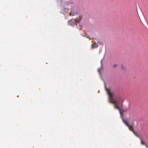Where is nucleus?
<instances>
[{
    "instance_id": "423d86ee",
    "label": "nucleus",
    "mask_w": 148,
    "mask_h": 148,
    "mask_svg": "<svg viewBox=\"0 0 148 148\" xmlns=\"http://www.w3.org/2000/svg\"><path fill=\"white\" fill-rule=\"evenodd\" d=\"M82 18V16H79L78 18H77V20H76V22H77L79 23L81 20V19Z\"/></svg>"
},
{
    "instance_id": "f8f14e48",
    "label": "nucleus",
    "mask_w": 148,
    "mask_h": 148,
    "mask_svg": "<svg viewBox=\"0 0 148 148\" xmlns=\"http://www.w3.org/2000/svg\"><path fill=\"white\" fill-rule=\"evenodd\" d=\"M98 71H99V72H100V71H99V70H98Z\"/></svg>"
},
{
    "instance_id": "f03ea898",
    "label": "nucleus",
    "mask_w": 148,
    "mask_h": 148,
    "mask_svg": "<svg viewBox=\"0 0 148 148\" xmlns=\"http://www.w3.org/2000/svg\"><path fill=\"white\" fill-rule=\"evenodd\" d=\"M76 20L75 19H71L68 22L69 25H73L76 23Z\"/></svg>"
},
{
    "instance_id": "9d476101",
    "label": "nucleus",
    "mask_w": 148,
    "mask_h": 148,
    "mask_svg": "<svg viewBox=\"0 0 148 148\" xmlns=\"http://www.w3.org/2000/svg\"><path fill=\"white\" fill-rule=\"evenodd\" d=\"M88 36H88V35H87L86 36V37H87V38H88Z\"/></svg>"
},
{
    "instance_id": "6e6552de",
    "label": "nucleus",
    "mask_w": 148,
    "mask_h": 148,
    "mask_svg": "<svg viewBox=\"0 0 148 148\" xmlns=\"http://www.w3.org/2000/svg\"><path fill=\"white\" fill-rule=\"evenodd\" d=\"M141 144L142 145H145V144L144 142L143 141V140L141 139Z\"/></svg>"
},
{
    "instance_id": "7ed1b4c3",
    "label": "nucleus",
    "mask_w": 148,
    "mask_h": 148,
    "mask_svg": "<svg viewBox=\"0 0 148 148\" xmlns=\"http://www.w3.org/2000/svg\"><path fill=\"white\" fill-rule=\"evenodd\" d=\"M77 14V13L74 12V10L73 9H71V10L70 12L69 15L70 16H74L75 15Z\"/></svg>"
},
{
    "instance_id": "f257e3e1",
    "label": "nucleus",
    "mask_w": 148,
    "mask_h": 148,
    "mask_svg": "<svg viewBox=\"0 0 148 148\" xmlns=\"http://www.w3.org/2000/svg\"><path fill=\"white\" fill-rule=\"evenodd\" d=\"M106 90L109 97V102L110 103L114 104V107L115 108L119 110L123 122L126 126H128V119L126 117L125 118H123V113L121 110V106H120L119 103H117V100L118 99L116 98L115 97L114 92L113 91H110L106 88Z\"/></svg>"
},
{
    "instance_id": "0eeeda50",
    "label": "nucleus",
    "mask_w": 148,
    "mask_h": 148,
    "mask_svg": "<svg viewBox=\"0 0 148 148\" xmlns=\"http://www.w3.org/2000/svg\"><path fill=\"white\" fill-rule=\"evenodd\" d=\"M133 133L137 137H140V136H139V134H138L136 133L134 131H133Z\"/></svg>"
},
{
    "instance_id": "20e7f679",
    "label": "nucleus",
    "mask_w": 148,
    "mask_h": 148,
    "mask_svg": "<svg viewBox=\"0 0 148 148\" xmlns=\"http://www.w3.org/2000/svg\"><path fill=\"white\" fill-rule=\"evenodd\" d=\"M98 46V44L96 42H95L92 45V48L93 49L94 48H97Z\"/></svg>"
},
{
    "instance_id": "9b49d317",
    "label": "nucleus",
    "mask_w": 148,
    "mask_h": 148,
    "mask_svg": "<svg viewBox=\"0 0 148 148\" xmlns=\"http://www.w3.org/2000/svg\"><path fill=\"white\" fill-rule=\"evenodd\" d=\"M146 147H147V148H148V146H146Z\"/></svg>"
},
{
    "instance_id": "1a4fd4ad",
    "label": "nucleus",
    "mask_w": 148,
    "mask_h": 148,
    "mask_svg": "<svg viewBox=\"0 0 148 148\" xmlns=\"http://www.w3.org/2000/svg\"><path fill=\"white\" fill-rule=\"evenodd\" d=\"M117 66V65L116 64H115L113 65V67L114 68H115V67H116Z\"/></svg>"
},
{
    "instance_id": "39448f33",
    "label": "nucleus",
    "mask_w": 148,
    "mask_h": 148,
    "mask_svg": "<svg viewBox=\"0 0 148 148\" xmlns=\"http://www.w3.org/2000/svg\"><path fill=\"white\" fill-rule=\"evenodd\" d=\"M127 126L128 127L129 129L130 130L132 131L133 132V131H134L133 130L132 125H129V124H128V126Z\"/></svg>"
}]
</instances>
